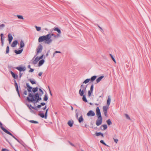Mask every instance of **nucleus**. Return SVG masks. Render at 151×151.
<instances>
[{
  "label": "nucleus",
  "instance_id": "obj_42",
  "mask_svg": "<svg viewBox=\"0 0 151 151\" xmlns=\"http://www.w3.org/2000/svg\"><path fill=\"white\" fill-rule=\"evenodd\" d=\"M17 17L19 19H24L22 15H17Z\"/></svg>",
  "mask_w": 151,
  "mask_h": 151
},
{
  "label": "nucleus",
  "instance_id": "obj_18",
  "mask_svg": "<svg viewBox=\"0 0 151 151\" xmlns=\"http://www.w3.org/2000/svg\"><path fill=\"white\" fill-rule=\"evenodd\" d=\"M17 43L18 41L17 40H16L14 41L11 45V47H15L17 45Z\"/></svg>",
  "mask_w": 151,
  "mask_h": 151
},
{
  "label": "nucleus",
  "instance_id": "obj_17",
  "mask_svg": "<svg viewBox=\"0 0 151 151\" xmlns=\"http://www.w3.org/2000/svg\"><path fill=\"white\" fill-rule=\"evenodd\" d=\"M45 60L44 59H42L40 60L38 63V66L39 67L41 66L43 64Z\"/></svg>",
  "mask_w": 151,
  "mask_h": 151
},
{
  "label": "nucleus",
  "instance_id": "obj_49",
  "mask_svg": "<svg viewBox=\"0 0 151 151\" xmlns=\"http://www.w3.org/2000/svg\"><path fill=\"white\" fill-rule=\"evenodd\" d=\"M92 93V92H91L90 91H88V96H90L91 95V93Z\"/></svg>",
  "mask_w": 151,
  "mask_h": 151
},
{
  "label": "nucleus",
  "instance_id": "obj_10",
  "mask_svg": "<svg viewBox=\"0 0 151 151\" xmlns=\"http://www.w3.org/2000/svg\"><path fill=\"white\" fill-rule=\"evenodd\" d=\"M98 119L97 120L96 122V124L97 126H99L101 125L102 122V117L99 118L97 117Z\"/></svg>",
  "mask_w": 151,
  "mask_h": 151
},
{
  "label": "nucleus",
  "instance_id": "obj_50",
  "mask_svg": "<svg viewBox=\"0 0 151 151\" xmlns=\"http://www.w3.org/2000/svg\"><path fill=\"white\" fill-rule=\"evenodd\" d=\"M41 107H42V106L40 104V105H38L36 107V108L37 109V108H40Z\"/></svg>",
  "mask_w": 151,
  "mask_h": 151
},
{
  "label": "nucleus",
  "instance_id": "obj_39",
  "mask_svg": "<svg viewBox=\"0 0 151 151\" xmlns=\"http://www.w3.org/2000/svg\"><path fill=\"white\" fill-rule=\"evenodd\" d=\"M35 27L36 29L38 31H40L41 29V27H38L35 26Z\"/></svg>",
  "mask_w": 151,
  "mask_h": 151
},
{
  "label": "nucleus",
  "instance_id": "obj_31",
  "mask_svg": "<svg viewBox=\"0 0 151 151\" xmlns=\"http://www.w3.org/2000/svg\"><path fill=\"white\" fill-rule=\"evenodd\" d=\"M106 122L108 125H110L112 124V123L110 119H108L106 121Z\"/></svg>",
  "mask_w": 151,
  "mask_h": 151
},
{
  "label": "nucleus",
  "instance_id": "obj_11",
  "mask_svg": "<svg viewBox=\"0 0 151 151\" xmlns=\"http://www.w3.org/2000/svg\"><path fill=\"white\" fill-rule=\"evenodd\" d=\"M15 69L18 70L20 72L24 71L26 70L25 67L18 66L15 68Z\"/></svg>",
  "mask_w": 151,
  "mask_h": 151
},
{
  "label": "nucleus",
  "instance_id": "obj_62",
  "mask_svg": "<svg viewBox=\"0 0 151 151\" xmlns=\"http://www.w3.org/2000/svg\"><path fill=\"white\" fill-rule=\"evenodd\" d=\"M46 107H47V106H44V107H43L42 108V109L43 110H45L46 108Z\"/></svg>",
  "mask_w": 151,
  "mask_h": 151
},
{
  "label": "nucleus",
  "instance_id": "obj_30",
  "mask_svg": "<svg viewBox=\"0 0 151 151\" xmlns=\"http://www.w3.org/2000/svg\"><path fill=\"white\" fill-rule=\"evenodd\" d=\"M24 46V42L22 40H21L20 42V48L23 47Z\"/></svg>",
  "mask_w": 151,
  "mask_h": 151
},
{
  "label": "nucleus",
  "instance_id": "obj_2",
  "mask_svg": "<svg viewBox=\"0 0 151 151\" xmlns=\"http://www.w3.org/2000/svg\"><path fill=\"white\" fill-rule=\"evenodd\" d=\"M27 87L24 86V88L23 90L22 93V98L23 99L25 104L28 107V83L26 84Z\"/></svg>",
  "mask_w": 151,
  "mask_h": 151
},
{
  "label": "nucleus",
  "instance_id": "obj_9",
  "mask_svg": "<svg viewBox=\"0 0 151 151\" xmlns=\"http://www.w3.org/2000/svg\"><path fill=\"white\" fill-rule=\"evenodd\" d=\"M109 106H104L103 107V109L104 115L107 117V110L109 108Z\"/></svg>",
  "mask_w": 151,
  "mask_h": 151
},
{
  "label": "nucleus",
  "instance_id": "obj_28",
  "mask_svg": "<svg viewBox=\"0 0 151 151\" xmlns=\"http://www.w3.org/2000/svg\"><path fill=\"white\" fill-rule=\"evenodd\" d=\"M83 96L82 100L84 101L85 102H87V100L86 99V96H85V95H84V94H83V96Z\"/></svg>",
  "mask_w": 151,
  "mask_h": 151
},
{
  "label": "nucleus",
  "instance_id": "obj_33",
  "mask_svg": "<svg viewBox=\"0 0 151 151\" xmlns=\"http://www.w3.org/2000/svg\"><path fill=\"white\" fill-rule=\"evenodd\" d=\"M90 81V78H87L83 82V83H88Z\"/></svg>",
  "mask_w": 151,
  "mask_h": 151
},
{
  "label": "nucleus",
  "instance_id": "obj_22",
  "mask_svg": "<svg viewBox=\"0 0 151 151\" xmlns=\"http://www.w3.org/2000/svg\"><path fill=\"white\" fill-rule=\"evenodd\" d=\"M83 121L84 119L83 118V116L82 115H81L80 117H79L78 119V121L79 123H81Z\"/></svg>",
  "mask_w": 151,
  "mask_h": 151
},
{
  "label": "nucleus",
  "instance_id": "obj_6",
  "mask_svg": "<svg viewBox=\"0 0 151 151\" xmlns=\"http://www.w3.org/2000/svg\"><path fill=\"white\" fill-rule=\"evenodd\" d=\"M38 87L33 88L32 87L29 85V92H33L35 93L38 90Z\"/></svg>",
  "mask_w": 151,
  "mask_h": 151
},
{
  "label": "nucleus",
  "instance_id": "obj_61",
  "mask_svg": "<svg viewBox=\"0 0 151 151\" xmlns=\"http://www.w3.org/2000/svg\"><path fill=\"white\" fill-rule=\"evenodd\" d=\"M16 88V90L17 92H18L19 91L18 87H16V88Z\"/></svg>",
  "mask_w": 151,
  "mask_h": 151
},
{
  "label": "nucleus",
  "instance_id": "obj_26",
  "mask_svg": "<svg viewBox=\"0 0 151 151\" xmlns=\"http://www.w3.org/2000/svg\"><path fill=\"white\" fill-rule=\"evenodd\" d=\"M38 115L42 118H45V119H46L47 118V115H46V116L45 114L44 115L43 113H40Z\"/></svg>",
  "mask_w": 151,
  "mask_h": 151
},
{
  "label": "nucleus",
  "instance_id": "obj_51",
  "mask_svg": "<svg viewBox=\"0 0 151 151\" xmlns=\"http://www.w3.org/2000/svg\"><path fill=\"white\" fill-rule=\"evenodd\" d=\"M113 139L115 142L116 143H117L118 141V139H115L114 138Z\"/></svg>",
  "mask_w": 151,
  "mask_h": 151
},
{
  "label": "nucleus",
  "instance_id": "obj_23",
  "mask_svg": "<svg viewBox=\"0 0 151 151\" xmlns=\"http://www.w3.org/2000/svg\"><path fill=\"white\" fill-rule=\"evenodd\" d=\"M73 120L69 121L68 122V124L70 127H72L73 124Z\"/></svg>",
  "mask_w": 151,
  "mask_h": 151
},
{
  "label": "nucleus",
  "instance_id": "obj_55",
  "mask_svg": "<svg viewBox=\"0 0 151 151\" xmlns=\"http://www.w3.org/2000/svg\"><path fill=\"white\" fill-rule=\"evenodd\" d=\"M1 151H9V150L6 149H2Z\"/></svg>",
  "mask_w": 151,
  "mask_h": 151
},
{
  "label": "nucleus",
  "instance_id": "obj_13",
  "mask_svg": "<svg viewBox=\"0 0 151 151\" xmlns=\"http://www.w3.org/2000/svg\"><path fill=\"white\" fill-rule=\"evenodd\" d=\"M0 36L1 37V46H3L4 44V42L5 39V37L4 36V34L3 33H1L0 35Z\"/></svg>",
  "mask_w": 151,
  "mask_h": 151
},
{
  "label": "nucleus",
  "instance_id": "obj_14",
  "mask_svg": "<svg viewBox=\"0 0 151 151\" xmlns=\"http://www.w3.org/2000/svg\"><path fill=\"white\" fill-rule=\"evenodd\" d=\"M8 41H9V43L10 44L12 40H13V37L10 34H8Z\"/></svg>",
  "mask_w": 151,
  "mask_h": 151
},
{
  "label": "nucleus",
  "instance_id": "obj_43",
  "mask_svg": "<svg viewBox=\"0 0 151 151\" xmlns=\"http://www.w3.org/2000/svg\"><path fill=\"white\" fill-rule=\"evenodd\" d=\"M93 85L92 84L90 87V90H89L91 92H93Z\"/></svg>",
  "mask_w": 151,
  "mask_h": 151
},
{
  "label": "nucleus",
  "instance_id": "obj_36",
  "mask_svg": "<svg viewBox=\"0 0 151 151\" xmlns=\"http://www.w3.org/2000/svg\"><path fill=\"white\" fill-rule=\"evenodd\" d=\"M100 142L101 143L103 144V145H104L106 146H107V147H109V146L108 145H106L104 142V140H101L100 141Z\"/></svg>",
  "mask_w": 151,
  "mask_h": 151
},
{
  "label": "nucleus",
  "instance_id": "obj_56",
  "mask_svg": "<svg viewBox=\"0 0 151 151\" xmlns=\"http://www.w3.org/2000/svg\"><path fill=\"white\" fill-rule=\"evenodd\" d=\"M69 142L70 144L72 146H73V147L75 146L74 145V144H73V143H71V142H70V141H69Z\"/></svg>",
  "mask_w": 151,
  "mask_h": 151
},
{
  "label": "nucleus",
  "instance_id": "obj_57",
  "mask_svg": "<svg viewBox=\"0 0 151 151\" xmlns=\"http://www.w3.org/2000/svg\"><path fill=\"white\" fill-rule=\"evenodd\" d=\"M42 73H43L42 72H40L38 74L39 76H40L42 75Z\"/></svg>",
  "mask_w": 151,
  "mask_h": 151
},
{
  "label": "nucleus",
  "instance_id": "obj_8",
  "mask_svg": "<svg viewBox=\"0 0 151 151\" xmlns=\"http://www.w3.org/2000/svg\"><path fill=\"white\" fill-rule=\"evenodd\" d=\"M96 114L97 116V117L101 118L102 117L100 109L99 107H97L96 110Z\"/></svg>",
  "mask_w": 151,
  "mask_h": 151
},
{
  "label": "nucleus",
  "instance_id": "obj_1",
  "mask_svg": "<svg viewBox=\"0 0 151 151\" xmlns=\"http://www.w3.org/2000/svg\"><path fill=\"white\" fill-rule=\"evenodd\" d=\"M52 36H53L55 38H56V35L53 33L51 34L49 33L46 35L40 37L38 39V42H42L45 41L44 42L45 43L48 45L50 44L52 41V40L51 39Z\"/></svg>",
  "mask_w": 151,
  "mask_h": 151
},
{
  "label": "nucleus",
  "instance_id": "obj_25",
  "mask_svg": "<svg viewBox=\"0 0 151 151\" xmlns=\"http://www.w3.org/2000/svg\"><path fill=\"white\" fill-rule=\"evenodd\" d=\"M54 31L57 32L59 34L61 33L60 30L58 27H55L54 28Z\"/></svg>",
  "mask_w": 151,
  "mask_h": 151
},
{
  "label": "nucleus",
  "instance_id": "obj_53",
  "mask_svg": "<svg viewBox=\"0 0 151 151\" xmlns=\"http://www.w3.org/2000/svg\"><path fill=\"white\" fill-rule=\"evenodd\" d=\"M48 109H47L46 110L45 113V114L46 116V115H47V112H48Z\"/></svg>",
  "mask_w": 151,
  "mask_h": 151
},
{
  "label": "nucleus",
  "instance_id": "obj_24",
  "mask_svg": "<svg viewBox=\"0 0 151 151\" xmlns=\"http://www.w3.org/2000/svg\"><path fill=\"white\" fill-rule=\"evenodd\" d=\"M29 81L32 84H34L36 83V81L34 79H29Z\"/></svg>",
  "mask_w": 151,
  "mask_h": 151
},
{
  "label": "nucleus",
  "instance_id": "obj_27",
  "mask_svg": "<svg viewBox=\"0 0 151 151\" xmlns=\"http://www.w3.org/2000/svg\"><path fill=\"white\" fill-rule=\"evenodd\" d=\"M97 76H92L90 79V81L91 82H93L96 78Z\"/></svg>",
  "mask_w": 151,
  "mask_h": 151
},
{
  "label": "nucleus",
  "instance_id": "obj_4",
  "mask_svg": "<svg viewBox=\"0 0 151 151\" xmlns=\"http://www.w3.org/2000/svg\"><path fill=\"white\" fill-rule=\"evenodd\" d=\"M87 88V85L85 86L83 84H82L81 86V88L79 90V93L80 96H83V94H84V92L86 91V88Z\"/></svg>",
  "mask_w": 151,
  "mask_h": 151
},
{
  "label": "nucleus",
  "instance_id": "obj_35",
  "mask_svg": "<svg viewBox=\"0 0 151 151\" xmlns=\"http://www.w3.org/2000/svg\"><path fill=\"white\" fill-rule=\"evenodd\" d=\"M39 90L41 92L40 93H39V95H40V96H41L42 94H43L44 92L40 88H39Z\"/></svg>",
  "mask_w": 151,
  "mask_h": 151
},
{
  "label": "nucleus",
  "instance_id": "obj_40",
  "mask_svg": "<svg viewBox=\"0 0 151 151\" xmlns=\"http://www.w3.org/2000/svg\"><path fill=\"white\" fill-rule=\"evenodd\" d=\"M110 55L112 59L113 60V61L115 63H116V61L114 58V57L113 56V55L111 54H110Z\"/></svg>",
  "mask_w": 151,
  "mask_h": 151
},
{
  "label": "nucleus",
  "instance_id": "obj_45",
  "mask_svg": "<svg viewBox=\"0 0 151 151\" xmlns=\"http://www.w3.org/2000/svg\"><path fill=\"white\" fill-rule=\"evenodd\" d=\"M29 68H30V70H29V72H32L34 70V69L30 68V66L29 65Z\"/></svg>",
  "mask_w": 151,
  "mask_h": 151
},
{
  "label": "nucleus",
  "instance_id": "obj_47",
  "mask_svg": "<svg viewBox=\"0 0 151 151\" xmlns=\"http://www.w3.org/2000/svg\"><path fill=\"white\" fill-rule=\"evenodd\" d=\"M125 116L126 117V118L129 119H130V117H129V116L127 114H125Z\"/></svg>",
  "mask_w": 151,
  "mask_h": 151
},
{
  "label": "nucleus",
  "instance_id": "obj_37",
  "mask_svg": "<svg viewBox=\"0 0 151 151\" xmlns=\"http://www.w3.org/2000/svg\"><path fill=\"white\" fill-rule=\"evenodd\" d=\"M30 107H31L33 109H35V110H37V109L36 108V107H34L32 106L31 105V104L30 105H29V109H31L30 108Z\"/></svg>",
  "mask_w": 151,
  "mask_h": 151
},
{
  "label": "nucleus",
  "instance_id": "obj_29",
  "mask_svg": "<svg viewBox=\"0 0 151 151\" xmlns=\"http://www.w3.org/2000/svg\"><path fill=\"white\" fill-rule=\"evenodd\" d=\"M96 136H99L100 135L102 137H104V135L103 133H101V132H96Z\"/></svg>",
  "mask_w": 151,
  "mask_h": 151
},
{
  "label": "nucleus",
  "instance_id": "obj_5",
  "mask_svg": "<svg viewBox=\"0 0 151 151\" xmlns=\"http://www.w3.org/2000/svg\"><path fill=\"white\" fill-rule=\"evenodd\" d=\"M1 129L6 133H7L8 134H9L12 136L16 140H17L18 142H19V140L16 138L13 134L10 133V132H9L8 130H7L6 129L4 128V127H1Z\"/></svg>",
  "mask_w": 151,
  "mask_h": 151
},
{
  "label": "nucleus",
  "instance_id": "obj_38",
  "mask_svg": "<svg viewBox=\"0 0 151 151\" xmlns=\"http://www.w3.org/2000/svg\"><path fill=\"white\" fill-rule=\"evenodd\" d=\"M103 127V130H105L107 128V126L106 124H104L102 125V126Z\"/></svg>",
  "mask_w": 151,
  "mask_h": 151
},
{
  "label": "nucleus",
  "instance_id": "obj_12",
  "mask_svg": "<svg viewBox=\"0 0 151 151\" xmlns=\"http://www.w3.org/2000/svg\"><path fill=\"white\" fill-rule=\"evenodd\" d=\"M95 112L92 110L89 111L87 114V115L88 116H95Z\"/></svg>",
  "mask_w": 151,
  "mask_h": 151
},
{
  "label": "nucleus",
  "instance_id": "obj_34",
  "mask_svg": "<svg viewBox=\"0 0 151 151\" xmlns=\"http://www.w3.org/2000/svg\"><path fill=\"white\" fill-rule=\"evenodd\" d=\"M29 122L35 124H38L39 123L37 121L33 120L29 121Z\"/></svg>",
  "mask_w": 151,
  "mask_h": 151
},
{
  "label": "nucleus",
  "instance_id": "obj_3",
  "mask_svg": "<svg viewBox=\"0 0 151 151\" xmlns=\"http://www.w3.org/2000/svg\"><path fill=\"white\" fill-rule=\"evenodd\" d=\"M40 95L37 93H36L35 95H33L31 93H29V102H32L35 104L36 103L38 102L39 101L41 100L42 98L39 97Z\"/></svg>",
  "mask_w": 151,
  "mask_h": 151
},
{
  "label": "nucleus",
  "instance_id": "obj_21",
  "mask_svg": "<svg viewBox=\"0 0 151 151\" xmlns=\"http://www.w3.org/2000/svg\"><path fill=\"white\" fill-rule=\"evenodd\" d=\"M23 49H21L19 50H14V52L17 54H19L21 53L23 51Z\"/></svg>",
  "mask_w": 151,
  "mask_h": 151
},
{
  "label": "nucleus",
  "instance_id": "obj_15",
  "mask_svg": "<svg viewBox=\"0 0 151 151\" xmlns=\"http://www.w3.org/2000/svg\"><path fill=\"white\" fill-rule=\"evenodd\" d=\"M111 101V96H109L108 97V99L107 101L106 105L109 106Z\"/></svg>",
  "mask_w": 151,
  "mask_h": 151
},
{
  "label": "nucleus",
  "instance_id": "obj_7",
  "mask_svg": "<svg viewBox=\"0 0 151 151\" xmlns=\"http://www.w3.org/2000/svg\"><path fill=\"white\" fill-rule=\"evenodd\" d=\"M43 49V47L42 45L40 44L37 47V53H36V55H37L39 53H40L41 52L42 50Z\"/></svg>",
  "mask_w": 151,
  "mask_h": 151
},
{
  "label": "nucleus",
  "instance_id": "obj_58",
  "mask_svg": "<svg viewBox=\"0 0 151 151\" xmlns=\"http://www.w3.org/2000/svg\"><path fill=\"white\" fill-rule=\"evenodd\" d=\"M0 127L1 128V127H3V124L1 122H0Z\"/></svg>",
  "mask_w": 151,
  "mask_h": 151
},
{
  "label": "nucleus",
  "instance_id": "obj_16",
  "mask_svg": "<svg viewBox=\"0 0 151 151\" xmlns=\"http://www.w3.org/2000/svg\"><path fill=\"white\" fill-rule=\"evenodd\" d=\"M10 73L12 75V77L15 79H17L18 78V75L17 74H15L13 72L11 71H10Z\"/></svg>",
  "mask_w": 151,
  "mask_h": 151
},
{
  "label": "nucleus",
  "instance_id": "obj_46",
  "mask_svg": "<svg viewBox=\"0 0 151 151\" xmlns=\"http://www.w3.org/2000/svg\"><path fill=\"white\" fill-rule=\"evenodd\" d=\"M5 27V25L4 24H2L0 25V29H2Z\"/></svg>",
  "mask_w": 151,
  "mask_h": 151
},
{
  "label": "nucleus",
  "instance_id": "obj_63",
  "mask_svg": "<svg viewBox=\"0 0 151 151\" xmlns=\"http://www.w3.org/2000/svg\"><path fill=\"white\" fill-rule=\"evenodd\" d=\"M49 92H50V95L52 96V93L51 92V91H50V88L49 87Z\"/></svg>",
  "mask_w": 151,
  "mask_h": 151
},
{
  "label": "nucleus",
  "instance_id": "obj_32",
  "mask_svg": "<svg viewBox=\"0 0 151 151\" xmlns=\"http://www.w3.org/2000/svg\"><path fill=\"white\" fill-rule=\"evenodd\" d=\"M48 99L47 95V93H46L45 96L43 98V100L45 101H47Z\"/></svg>",
  "mask_w": 151,
  "mask_h": 151
},
{
  "label": "nucleus",
  "instance_id": "obj_44",
  "mask_svg": "<svg viewBox=\"0 0 151 151\" xmlns=\"http://www.w3.org/2000/svg\"><path fill=\"white\" fill-rule=\"evenodd\" d=\"M77 110H78L77 109L76 110V118L78 119V112H77Z\"/></svg>",
  "mask_w": 151,
  "mask_h": 151
},
{
  "label": "nucleus",
  "instance_id": "obj_54",
  "mask_svg": "<svg viewBox=\"0 0 151 151\" xmlns=\"http://www.w3.org/2000/svg\"><path fill=\"white\" fill-rule=\"evenodd\" d=\"M44 56V55H42L40 57H39L40 60L42 59Z\"/></svg>",
  "mask_w": 151,
  "mask_h": 151
},
{
  "label": "nucleus",
  "instance_id": "obj_60",
  "mask_svg": "<svg viewBox=\"0 0 151 151\" xmlns=\"http://www.w3.org/2000/svg\"><path fill=\"white\" fill-rule=\"evenodd\" d=\"M50 51L48 50L47 53L46 54V55L45 56L47 57L48 55V53L50 52Z\"/></svg>",
  "mask_w": 151,
  "mask_h": 151
},
{
  "label": "nucleus",
  "instance_id": "obj_48",
  "mask_svg": "<svg viewBox=\"0 0 151 151\" xmlns=\"http://www.w3.org/2000/svg\"><path fill=\"white\" fill-rule=\"evenodd\" d=\"M14 86H15V87L16 88V87H18V84H17V83L16 82V81L14 80Z\"/></svg>",
  "mask_w": 151,
  "mask_h": 151
},
{
  "label": "nucleus",
  "instance_id": "obj_52",
  "mask_svg": "<svg viewBox=\"0 0 151 151\" xmlns=\"http://www.w3.org/2000/svg\"><path fill=\"white\" fill-rule=\"evenodd\" d=\"M60 34H59V33H58V34H57V35H56V38H58V37H60Z\"/></svg>",
  "mask_w": 151,
  "mask_h": 151
},
{
  "label": "nucleus",
  "instance_id": "obj_20",
  "mask_svg": "<svg viewBox=\"0 0 151 151\" xmlns=\"http://www.w3.org/2000/svg\"><path fill=\"white\" fill-rule=\"evenodd\" d=\"M104 76H101L99 77L96 80V82L97 83H99L100 82L101 79L104 78Z\"/></svg>",
  "mask_w": 151,
  "mask_h": 151
},
{
  "label": "nucleus",
  "instance_id": "obj_41",
  "mask_svg": "<svg viewBox=\"0 0 151 151\" xmlns=\"http://www.w3.org/2000/svg\"><path fill=\"white\" fill-rule=\"evenodd\" d=\"M9 46H7L6 48V53L8 54L9 53Z\"/></svg>",
  "mask_w": 151,
  "mask_h": 151
},
{
  "label": "nucleus",
  "instance_id": "obj_59",
  "mask_svg": "<svg viewBox=\"0 0 151 151\" xmlns=\"http://www.w3.org/2000/svg\"><path fill=\"white\" fill-rule=\"evenodd\" d=\"M40 104H41V106H44L45 104V103L42 102V103H40Z\"/></svg>",
  "mask_w": 151,
  "mask_h": 151
},
{
  "label": "nucleus",
  "instance_id": "obj_64",
  "mask_svg": "<svg viewBox=\"0 0 151 151\" xmlns=\"http://www.w3.org/2000/svg\"><path fill=\"white\" fill-rule=\"evenodd\" d=\"M61 53V52L60 51H55V53Z\"/></svg>",
  "mask_w": 151,
  "mask_h": 151
},
{
  "label": "nucleus",
  "instance_id": "obj_19",
  "mask_svg": "<svg viewBox=\"0 0 151 151\" xmlns=\"http://www.w3.org/2000/svg\"><path fill=\"white\" fill-rule=\"evenodd\" d=\"M40 60L38 57H37L33 61V63L34 65L36 64L37 62Z\"/></svg>",
  "mask_w": 151,
  "mask_h": 151
}]
</instances>
